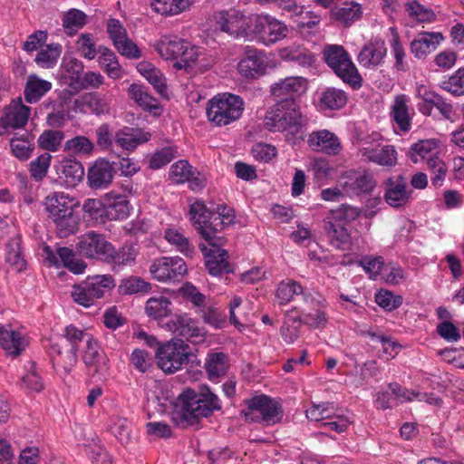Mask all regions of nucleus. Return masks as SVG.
Returning <instances> with one entry per match:
<instances>
[{"mask_svg":"<svg viewBox=\"0 0 464 464\" xmlns=\"http://www.w3.org/2000/svg\"><path fill=\"white\" fill-rule=\"evenodd\" d=\"M221 409L218 397L208 388L200 393L187 390L177 398L172 420L181 428L197 426L201 418Z\"/></svg>","mask_w":464,"mask_h":464,"instance_id":"f257e3e1","label":"nucleus"},{"mask_svg":"<svg viewBox=\"0 0 464 464\" xmlns=\"http://www.w3.org/2000/svg\"><path fill=\"white\" fill-rule=\"evenodd\" d=\"M307 119L303 114L295 99H284L270 107L265 116V127L273 132H284L295 137L306 125Z\"/></svg>","mask_w":464,"mask_h":464,"instance_id":"f03ea898","label":"nucleus"},{"mask_svg":"<svg viewBox=\"0 0 464 464\" xmlns=\"http://www.w3.org/2000/svg\"><path fill=\"white\" fill-rule=\"evenodd\" d=\"M78 201L64 192H53L44 199L48 218L55 224L61 237H65L76 231L79 218L74 209Z\"/></svg>","mask_w":464,"mask_h":464,"instance_id":"7ed1b4c3","label":"nucleus"},{"mask_svg":"<svg viewBox=\"0 0 464 464\" xmlns=\"http://www.w3.org/2000/svg\"><path fill=\"white\" fill-rule=\"evenodd\" d=\"M245 110L242 97L223 92L211 98L207 106L208 120L216 127L231 124L239 120Z\"/></svg>","mask_w":464,"mask_h":464,"instance_id":"20e7f679","label":"nucleus"},{"mask_svg":"<svg viewBox=\"0 0 464 464\" xmlns=\"http://www.w3.org/2000/svg\"><path fill=\"white\" fill-rule=\"evenodd\" d=\"M323 58L334 74L354 90L362 87V78L350 54L339 44H327L323 49Z\"/></svg>","mask_w":464,"mask_h":464,"instance_id":"39448f33","label":"nucleus"},{"mask_svg":"<svg viewBox=\"0 0 464 464\" xmlns=\"http://www.w3.org/2000/svg\"><path fill=\"white\" fill-rule=\"evenodd\" d=\"M159 55L165 60H178L177 69H188L198 58V48L177 35H162L153 44Z\"/></svg>","mask_w":464,"mask_h":464,"instance_id":"423d86ee","label":"nucleus"},{"mask_svg":"<svg viewBox=\"0 0 464 464\" xmlns=\"http://www.w3.org/2000/svg\"><path fill=\"white\" fill-rule=\"evenodd\" d=\"M288 33L287 25L270 14H258L250 18L249 37L266 46L286 38Z\"/></svg>","mask_w":464,"mask_h":464,"instance_id":"0eeeda50","label":"nucleus"},{"mask_svg":"<svg viewBox=\"0 0 464 464\" xmlns=\"http://www.w3.org/2000/svg\"><path fill=\"white\" fill-rule=\"evenodd\" d=\"M114 287L115 280L112 276L95 275L88 276L83 282L74 285L72 296L77 304L90 307L95 300L103 297Z\"/></svg>","mask_w":464,"mask_h":464,"instance_id":"6e6552de","label":"nucleus"},{"mask_svg":"<svg viewBox=\"0 0 464 464\" xmlns=\"http://www.w3.org/2000/svg\"><path fill=\"white\" fill-rule=\"evenodd\" d=\"M189 346L181 339L157 347V364L165 373H174L188 362Z\"/></svg>","mask_w":464,"mask_h":464,"instance_id":"1a4fd4ad","label":"nucleus"},{"mask_svg":"<svg viewBox=\"0 0 464 464\" xmlns=\"http://www.w3.org/2000/svg\"><path fill=\"white\" fill-rule=\"evenodd\" d=\"M246 420L264 422L272 425L278 422L283 416L281 405L266 395L256 396L247 401V409L244 411Z\"/></svg>","mask_w":464,"mask_h":464,"instance_id":"9d476101","label":"nucleus"},{"mask_svg":"<svg viewBox=\"0 0 464 464\" xmlns=\"http://www.w3.org/2000/svg\"><path fill=\"white\" fill-rule=\"evenodd\" d=\"M301 295L305 307L299 315V321H303L304 324L311 327H324L328 321L325 312L326 299L314 289L304 288Z\"/></svg>","mask_w":464,"mask_h":464,"instance_id":"9b49d317","label":"nucleus"},{"mask_svg":"<svg viewBox=\"0 0 464 464\" xmlns=\"http://www.w3.org/2000/svg\"><path fill=\"white\" fill-rule=\"evenodd\" d=\"M150 272L158 281L179 280L186 274L187 266L179 256H162L153 261Z\"/></svg>","mask_w":464,"mask_h":464,"instance_id":"f8f14e48","label":"nucleus"},{"mask_svg":"<svg viewBox=\"0 0 464 464\" xmlns=\"http://www.w3.org/2000/svg\"><path fill=\"white\" fill-rule=\"evenodd\" d=\"M31 108L23 103L22 99L13 100L4 110L0 118V136L10 130L23 129L28 122Z\"/></svg>","mask_w":464,"mask_h":464,"instance_id":"ddd939ff","label":"nucleus"},{"mask_svg":"<svg viewBox=\"0 0 464 464\" xmlns=\"http://www.w3.org/2000/svg\"><path fill=\"white\" fill-rule=\"evenodd\" d=\"M216 23L220 31L229 35L249 37L250 19L237 10L221 11L216 16Z\"/></svg>","mask_w":464,"mask_h":464,"instance_id":"4468645a","label":"nucleus"},{"mask_svg":"<svg viewBox=\"0 0 464 464\" xmlns=\"http://www.w3.org/2000/svg\"><path fill=\"white\" fill-rule=\"evenodd\" d=\"M76 249L79 254L87 258H97L105 261L111 243L103 235L95 231H89L78 237Z\"/></svg>","mask_w":464,"mask_h":464,"instance_id":"2eb2a0df","label":"nucleus"},{"mask_svg":"<svg viewBox=\"0 0 464 464\" xmlns=\"http://www.w3.org/2000/svg\"><path fill=\"white\" fill-rule=\"evenodd\" d=\"M189 215L193 227L206 241L220 240L218 236H215L213 229V212L207 208L203 201L196 200L191 203Z\"/></svg>","mask_w":464,"mask_h":464,"instance_id":"dca6fc26","label":"nucleus"},{"mask_svg":"<svg viewBox=\"0 0 464 464\" xmlns=\"http://www.w3.org/2000/svg\"><path fill=\"white\" fill-rule=\"evenodd\" d=\"M383 186V198L394 208L404 207L411 198L412 190L409 189L407 180L401 175L388 178Z\"/></svg>","mask_w":464,"mask_h":464,"instance_id":"f3484780","label":"nucleus"},{"mask_svg":"<svg viewBox=\"0 0 464 464\" xmlns=\"http://www.w3.org/2000/svg\"><path fill=\"white\" fill-rule=\"evenodd\" d=\"M267 63L263 51L246 46L244 57L237 64L238 72L245 78L256 79L266 72Z\"/></svg>","mask_w":464,"mask_h":464,"instance_id":"a211bd4d","label":"nucleus"},{"mask_svg":"<svg viewBox=\"0 0 464 464\" xmlns=\"http://www.w3.org/2000/svg\"><path fill=\"white\" fill-rule=\"evenodd\" d=\"M167 326L176 336L191 342L203 341L205 332L199 327L198 321L188 314H175L168 323Z\"/></svg>","mask_w":464,"mask_h":464,"instance_id":"6ab92c4d","label":"nucleus"},{"mask_svg":"<svg viewBox=\"0 0 464 464\" xmlns=\"http://www.w3.org/2000/svg\"><path fill=\"white\" fill-rule=\"evenodd\" d=\"M306 143L315 152L336 156L342 151V143L337 135L329 130H314L308 134Z\"/></svg>","mask_w":464,"mask_h":464,"instance_id":"aec40b11","label":"nucleus"},{"mask_svg":"<svg viewBox=\"0 0 464 464\" xmlns=\"http://www.w3.org/2000/svg\"><path fill=\"white\" fill-rule=\"evenodd\" d=\"M341 186L350 194H367L374 189L376 180L372 174L367 171L350 170L343 176Z\"/></svg>","mask_w":464,"mask_h":464,"instance_id":"412c9836","label":"nucleus"},{"mask_svg":"<svg viewBox=\"0 0 464 464\" xmlns=\"http://www.w3.org/2000/svg\"><path fill=\"white\" fill-rule=\"evenodd\" d=\"M82 360L88 371L92 375H104L108 369V359L98 341L92 338L83 351Z\"/></svg>","mask_w":464,"mask_h":464,"instance_id":"4be33fe9","label":"nucleus"},{"mask_svg":"<svg viewBox=\"0 0 464 464\" xmlns=\"http://www.w3.org/2000/svg\"><path fill=\"white\" fill-rule=\"evenodd\" d=\"M220 240H213L208 242L211 248L208 252H205L206 266L208 273L212 276H221L223 274H229L233 272L230 264L227 261L228 254L227 250L221 249L218 245L221 244Z\"/></svg>","mask_w":464,"mask_h":464,"instance_id":"5701e85b","label":"nucleus"},{"mask_svg":"<svg viewBox=\"0 0 464 464\" xmlns=\"http://www.w3.org/2000/svg\"><path fill=\"white\" fill-rule=\"evenodd\" d=\"M307 81L301 76H292L282 79L271 85V95L279 101L284 99H294L295 95L304 92Z\"/></svg>","mask_w":464,"mask_h":464,"instance_id":"b1692460","label":"nucleus"},{"mask_svg":"<svg viewBox=\"0 0 464 464\" xmlns=\"http://www.w3.org/2000/svg\"><path fill=\"white\" fill-rule=\"evenodd\" d=\"M26 337L10 324H0V347L7 354L18 356L27 346Z\"/></svg>","mask_w":464,"mask_h":464,"instance_id":"393cba45","label":"nucleus"},{"mask_svg":"<svg viewBox=\"0 0 464 464\" xmlns=\"http://www.w3.org/2000/svg\"><path fill=\"white\" fill-rule=\"evenodd\" d=\"M113 174L114 168L108 160H97L88 170V184L93 189L106 188L111 183Z\"/></svg>","mask_w":464,"mask_h":464,"instance_id":"a878e982","label":"nucleus"},{"mask_svg":"<svg viewBox=\"0 0 464 464\" xmlns=\"http://www.w3.org/2000/svg\"><path fill=\"white\" fill-rule=\"evenodd\" d=\"M362 158L380 166L392 167L397 163V151L392 145H377L360 149Z\"/></svg>","mask_w":464,"mask_h":464,"instance_id":"bb28decb","label":"nucleus"},{"mask_svg":"<svg viewBox=\"0 0 464 464\" xmlns=\"http://www.w3.org/2000/svg\"><path fill=\"white\" fill-rule=\"evenodd\" d=\"M49 353L53 365L70 372L78 362V352L64 345L57 340L52 341Z\"/></svg>","mask_w":464,"mask_h":464,"instance_id":"cd10ccee","label":"nucleus"},{"mask_svg":"<svg viewBox=\"0 0 464 464\" xmlns=\"http://www.w3.org/2000/svg\"><path fill=\"white\" fill-rule=\"evenodd\" d=\"M410 99L405 94L397 95L391 106V116L397 128L407 132L411 128L412 110L409 107Z\"/></svg>","mask_w":464,"mask_h":464,"instance_id":"c85d7f7f","label":"nucleus"},{"mask_svg":"<svg viewBox=\"0 0 464 464\" xmlns=\"http://www.w3.org/2000/svg\"><path fill=\"white\" fill-rule=\"evenodd\" d=\"M59 182L67 187H76L84 177V168L82 164L72 159L63 160L57 168Z\"/></svg>","mask_w":464,"mask_h":464,"instance_id":"c756f323","label":"nucleus"},{"mask_svg":"<svg viewBox=\"0 0 464 464\" xmlns=\"http://www.w3.org/2000/svg\"><path fill=\"white\" fill-rule=\"evenodd\" d=\"M387 53L383 41L376 40L366 44L357 55V61L362 67L375 68L382 63Z\"/></svg>","mask_w":464,"mask_h":464,"instance_id":"7c9ffc66","label":"nucleus"},{"mask_svg":"<svg viewBox=\"0 0 464 464\" xmlns=\"http://www.w3.org/2000/svg\"><path fill=\"white\" fill-rule=\"evenodd\" d=\"M151 134L141 129L124 127L116 131L114 142L122 150L131 151L139 145L149 141Z\"/></svg>","mask_w":464,"mask_h":464,"instance_id":"2f4dec72","label":"nucleus"},{"mask_svg":"<svg viewBox=\"0 0 464 464\" xmlns=\"http://www.w3.org/2000/svg\"><path fill=\"white\" fill-rule=\"evenodd\" d=\"M131 207L126 196H121L116 191L105 194V216L109 220H121L126 218Z\"/></svg>","mask_w":464,"mask_h":464,"instance_id":"473e14b6","label":"nucleus"},{"mask_svg":"<svg viewBox=\"0 0 464 464\" xmlns=\"http://www.w3.org/2000/svg\"><path fill=\"white\" fill-rule=\"evenodd\" d=\"M75 106L82 112L90 111L95 115L109 114L111 111V98L100 93H87L81 99L75 100Z\"/></svg>","mask_w":464,"mask_h":464,"instance_id":"72a5a7b5","label":"nucleus"},{"mask_svg":"<svg viewBox=\"0 0 464 464\" xmlns=\"http://www.w3.org/2000/svg\"><path fill=\"white\" fill-rule=\"evenodd\" d=\"M348 102V94L342 89L328 87L318 93L317 107L322 111H336L343 108Z\"/></svg>","mask_w":464,"mask_h":464,"instance_id":"f704fd0d","label":"nucleus"},{"mask_svg":"<svg viewBox=\"0 0 464 464\" xmlns=\"http://www.w3.org/2000/svg\"><path fill=\"white\" fill-rule=\"evenodd\" d=\"M128 94L143 110L150 111L155 116L161 114L162 108L158 100L147 92L145 86L132 83L129 87Z\"/></svg>","mask_w":464,"mask_h":464,"instance_id":"c9c22d12","label":"nucleus"},{"mask_svg":"<svg viewBox=\"0 0 464 464\" xmlns=\"http://www.w3.org/2000/svg\"><path fill=\"white\" fill-rule=\"evenodd\" d=\"M52 86L51 82L36 74H30L24 90L25 102L31 104L38 102L52 89Z\"/></svg>","mask_w":464,"mask_h":464,"instance_id":"e433bc0d","label":"nucleus"},{"mask_svg":"<svg viewBox=\"0 0 464 464\" xmlns=\"http://www.w3.org/2000/svg\"><path fill=\"white\" fill-rule=\"evenodd\" d=\"M98 63L108 77L118 80L123 76L122 68L118 61L115 53L106 46L98 47Z\"/></svg>","mask_w":464,"mask_h":464,"instance_id":"4c0bfd02","label":"nucleus"},{"mask_svg":"<svg viewBox=\"0 0 464 464\" xmlns=\"http://www.w3.org/2000/svg\"><path fill=\"white\" fill-rule=\"evenodd\" d=\"M442 39L440 33H422L411 42V52L415 57L423 58L434 51Z\"/></svg>","mask_w":464,"mask_h":464,"instance_id":"58836bf2","label":"nucleus"},{"mask_svg":"<svg viewBox=\"0 0 464 464\" xmlns=\"http://www.w3.org/2000/svg\"><path fill=\"white\" fill-rule=\"evenodd\" d=\"M324 228L333 246L342 250L348 248L351 237L345 226L325 218Z\"/></svg>","mask_w":464,"mask_h":464,"instance_id":"ea45409f","label":"nucleus"},{"mask_svg":"<svg viewBox=\"0 0 464 464\" xmlns=\"http://www.w3.org/2000/svg\"><path fill=\"white\" fill-rule=\"evenodd\" d=\"M280 57L285 61L295 63L299 66L308 68L314 66L316 56L309 50L301 46H289L280 51Z\"/></svg>","mask_w":464,"mask_h":464,"instance_id":"a19ab883","label":"nucleus"},{"mask_svg":"<svg viewBox=\"0 0 464 464\" xmlns=\"http://www.w3.org/2000/svg\"><path fill=\"white\" fill-rule=\"evenodd\" d=\"M136 255V249L132 245H124L116 250L111 244V249L108 251L104 262L111 265L113 270H117L123 266L131 264L135 260Z\"/></svg>","mask_w":464,"mask_h":464,"instance_id":"79ce46f5","label":"nucleus"},{"mask_svg":"<svg viewBox=\"0 0 464 464\" xmlns=\"http://www.w3.org/2000/svg\"><path fill=\"white\" fill-rule=\"evenodd\" d=\"M229 367L228 356L224 353H211L208 355L205 368L209 380L215 381L224 376Z\"/></svg>","mask_w":464,"mask_h":464,"instance_id":"37998d69","label":"nucleus"},{"mask_svg":"<svg viewBox=\"0 0 464 464\" xmlns=\"http://www.w3.org/2000/svg\"><path fill=\"white\" fill-rule=\"evenodd\" d=\"M21 237L16 236L11 238L6 245L5 260L16 272H23L26 269L27 262L21 248Z\"/></svg>","mask_w":464,"mask_h":464,"instance_id":"c03bdc74","label":"nucleus"},{"mask_svg":"<svg viewBox=\"0 0 464 464\" xmlns=\"http://www.w3.org/2000/svg\"><path fill=\"white\" fill-rule=\"evenodd\" d=\"M303 289L299 282L287 278L277 285L276 299L279 305H285L292 302L295 295H301Z\"/></svg>","mask_w":464,"mask_h":464,"instance_id":"a18cd8bd","label":"nucleus"},{"mask_svg":"<svg viewBox=\"0 0 464 464\" xmlns=\"http://www.w3.org/2000/svg\"><path fill=\"white\" fill-rule=\"evenodd\" d=\"M92 338L93 336L91 334L70 324L64 328L63 334L57 341L78 352L80 343L85 342L87 344L88 340L91 341Z\"/></svg>","mask_w":464,"mask_h":464,"instance_id":"49530a36","label":"nucleus"},{"mask_svg":"<svg viewBox=\"0 0 464 464\" xmlns=\"http://www.w3.org/2000/svg\"><path fill=\"white\" fill-rule=\"evenodd\" d=\"M165 239L173 246L177 251L187 257H192L195 254V247L189 239L177 228H168L164 234Z\"/></svg>","mask_w":464,"mask_h":464,"instance_id":"de8ad7c7","label":"nucleus"},{"mask_svg":"<svg viewBox=\"0 0 464 464\" xmlns=\"http://www.w3.org/2000/svg\"><path fill=\"white\" fill-rule=\"evenodd\" d=\"M171 302L163 295L150 297L146 302L145 311L148 316L154 319H161L169 316L171 314Z\"/></svg>","mask_w":464,"mask_h":464,"instance_id":"09e8293b","label":"nucleus"},{"mask_svg":"<svg viewBox=\"0 0 464 464\" xmlns=\"http://www.w3.org/2000/svg\"><path fill=\"white\" fill-rule=\"evenodd\" d=\"M361 214L362 210L359 208L350 204H341L336 208L332 209L325 218L346 226L356 220Z\"/></svg>","mask_w":464,"mask_h":464,"instance_id":"8fccbe9b","label":"nucleus"},{"mask_svg":"<svg viewBox=\"0 0 464 464\" xmlns=\"http://www.w3.org/2000/svg\"><path fill=\"white\" fill-rule=\"evenodd\" d=\"M151 289L149 282H146L140 276H131L121 280L118 287L120 295H135L139 293H148Z\"/></svg>","mask_w":464,"mask_h":464,"instance_id":"3c124183","label":"nucleus"},{"mask_svg":"<svg viewBox=\"0 0 464 464\" xmlns=\"http://www.w3.org/2000/svg\"><path fill=\"white\" fill-rule=\"evenodd\" d=\"M427 169L431 175V185L440 188L448 173L446 163L439 156H430L427 160Z\"/></svg>","mask_w":464,"mask_h":464,"instance_id":"603ef678","label":"nucleus"},{"mask_svg":"<svg viewBox=\"0 0 464 464\" xmlns=\"http://www.w3.org/2000/svg\"><path fill=\"white\" fill-rule=\"evenodd\" d=\"M62 45L60 44H51L39 51L35 57V63L43 68H52L57 63L62 53Z\"/></svg>","mask_w":464,"mask_h":464,"instance_id":"864d4df0","label":"nucleus"},{"mask_svg":"<svg viewBox=\"0 0 464 464\" xmlns=\"http://www.w3.org/2000/svg\"><path fill=\"white\" fill-rule=\"evenodd\" d=\"M64 139V133L57 130H46L38 137V146L47 151H57Z\"/></svg>","mask_w":464,"mask_h":464,"instance_id":"5fc2aeb1","label":"nucleus"},{"mask_svg":"<svg viewBox=\"0 0 464 464\" xmlns=\"http://www.w3.org/2000/svg\"><path fill=\"white\" fill-rule=\"evenodd\" d=\"M153 9L162 14H178L187 9L188 0H152Z\"/></svg>","mask_w":464,"mask_h":464,"instance_id":"6e6d98bb","label":"nucleus"},{"mask_svg":"<svg viewBox=\"0 0 464 464\" xmlns=\"http://www.w3.org/2000/svg\"><path fill=\"white\" fill-rule=\"evenodd\" d=\"M10 147L13 155L20 160H28L34 149L29 134H24L22 138L11 139Z\"/></svg>","mask_w":464,"mask_h":464,"instance_id":"4d7b16f0","label":"nucleus"},{"mask_svg":"<svg viewBox=\"0 0 464 464\" xmlns=\"http://www.w3.org/2000/svg\"><path fill=\"white\" fill-rule=\"evenodd\" d=\"M86 24V14L77 9H71L63 17V26L68 35H73Z\"/></svg>","mask_w":464,"mask_h":464,"instance_id":"13d9d810","label":"nucleus"},{"mask_svg":"<svg viewBox=\"0 0 464 464\" xmlns=\"http://www.w3.org/2000/svg\"><path fill=\"white\" fill-rule=\"evenodd\" d=\"M178 156V149L175 146H168L155 151L150 160L149 167L151 169H159L169 164Z\"/></svg>","mask_w":464,"mask_h":464,"instance_id":"bf43d9fd","label":"nucleus"},{"mask_svg":"<svg viewBox=\"0 0 464 464\" xmlns=\"http://www.w3.org/2000/svg\"><path fill=\"white\" fill-rule=\"evenodd\" d=\"M57 255L63 266L74 274H82L86 268V264L81 259L75 258L72 249L63 246L57 249Z\"/></svg>","mask_w":464,"mask_h":464,"instance_id":"052dcab7","label":"nucleus"},{"mask_svg":"<svg viewBox=\"0 0 464 464\" xmlns=\"http://www.w3.org/2000/svg\"><path fill=\"white\" fill-rule=\"evenodd\" d=\"M213 229L215 230V236H218V232L234 223L235 212L232 208L221 204L217 207L216 213H213Z\"/></svg>","mask_w":464,"mask_h":464,"instance_id":"680f3d73","label":"nucleus"},{"mask_svg":"<svg viewBox=\"0 0 464 464\" xmlns=\"http://www.w3.org/2000/svg\"><path fill=\"white\" fill-rule=\"evenodd\" d=\"M307 419L313 421H321L326 419H331L335 416V408L334 403L322 402L319 404H313L305 411Z\"/></svg>","mask_w":464,"mask_h":464,"instance_id":"e2e57ef3","label":"nucleus"},{"mask_svg":"<svg viewBox=\"0 0 464 464\" xmlns=\"http://www.w3.org/2000/svg\"><path fill=\"white\" fill-rule=\"evenodd\" d=\"M199 314L205 324L215 329L223 328L226 324V315L214 306H201Z\"/></svg>","mask_w":464,"mask_h":464,"instance_id":"0e129e2a","label":"nucleus"},{"mask_svg":"<svg viewBox=\"0 0 464 464\" xmlns=\"http://www.w3.org/2000/svg\"><path fill=\"white\" fill-rule=\"evenodd\" d=\"M361 5L358 4L345 5L337 8L334 16L337 21L343 23L345 26H349L353 22L361 17Z\"/></svg>","mask_w":464,"mask_h":464,"instance_id":"69168bd1","label":"nucleus"},{"mask_svg":"<svg viewBox=\"0 0 464 464\" xmlns=\"http://www.w3.org/2000/svg\"><path fill=\"white\" fill-rule=\"evenodd\" d=\"M440 87L451 94L459 96L464 94V68H460L448 80L442 81Z\"/></svg>","mask_w":464,"mask_h":464,"instance_id":"338daca9","label":"nucleus"},{"mask_svg":"<svg viewBox=\"0 0 464 464\" xmlns=\"http://www.w3.org/2000/svg\"><path fill=\"white\" fill-rule=\"evenodd\" d=\"M76 49L83 58L92 60L99 54L91 34H82L76 41Z\"/></svg>","mask_w":464,"mask_h":464,"instance_id":"774afa93","label":"nucleus"}]
</instances>
